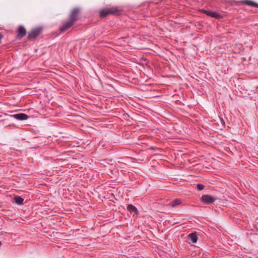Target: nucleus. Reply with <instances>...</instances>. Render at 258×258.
<instances>
[{
    "instance_id": "1",
    "label": "nucleus",
    "mask_w": 258,
    "mask_h": 258,
    "mask_svg": "<svg viewBox=\"0 0 258 258\" xmlns=\"http://www.w3.org/2000/svg\"><path fill=\"white\" fill-rule=\"evenodd\" d=\"M120 13V12L116 8H106L100 10L99 15L100 17L104 18L110 15H119Z\"/></svg>"
},
{
    "instance_id": "2",
    "label": "nucleus",
    "mask_w": 258,
    "mask_h": 258,
    "mask_svg": "<svg viewBox=\"0 0 258 258\" xmlns=\"http://www.w3.org/2000/svg\"><path fill=\"white\" fill-rule=\"evenodd\" d=\"M81 12V10L79 8H74L71 12L69 20L71 22L75 23L79 19V15Z\"/></svg>"
},
{
    "instance_id": "3",
    "label": "nucleus",
    "mask_w": 258,
    "mask_h": 258,
    "mask_svg": "<svg viewBox=\"0 0 258 258\" xmlns=\"http://www.w3.org/2000/svg\"><path fill=\"white\" fill-rule=\"evenodd\" d=\"M42 29L41 27H37L32 29L28 35L27 38L28 40L34 39L37 37L42 32Z\"/></svg>"
},
{
    "instance_id": "4",
    "label": "nucleus",
    "mask_w": 258,
    "mask_h": 258,
    "mask_svg": "<svg viewBox=\"0 0 258 258\" xmlns=\"http://www.w3.org/2000/svg\"><path fill=\"white\" fill-rule=\"evenodd\" d=\"M74 23L71 22L70 20H68V21H64L62 22V25L59 27V31L60 33H63L65 31L69 30L70 28H71Z\"/></svg>"
},
{
    "instance_id": "5",
    "label": "nucleus",
    "mask_w": 258,
    "mask_h": 258,
    "mask_svg": "<svg viewBox=\"0 0 258 258\" xmlns=\"http://www.w3.org/2000/svg\"><path fill=\"white\" fill-rule=\"evenodd\" d=\"M216 198L212 197L209 195H203L201 198V201L206 204H211L213 203L216 200Z\"/></svg>"
},
{
    "instance_id": "6",
    "label": "nucleus",
    "mask_w": 258,
    "mask_h": 258,
    "mask_svg": "<svg viewBox=\"0 0 258 258\" xmlns=\"http://www.w3.org/2000/svg\"><path fill=\"white\" fill-rule=\"evenodd\" d=\"M26 34V30L24 26H19L17 31V38L21 39Z\"/></svg>"
},
{
    "instance_id": "7",
    "label": "nucleus",
    "mask_w": 258,
    "mask_h": 258,
    "mask_svg": "<svg viewBox=\"0 0 258 258\" xmlns=\"http://www.w3.org/2000/svg\"><path fill=\"white\" fill-rule=\"evenodd\" d=\"M200 11L202 13L206 14L207 15L210 16L212 18H221V16L219 14H218L216 12H211V11H207V10H206L204 9L201 10Z\"/></svg>"
},
{
    "instance_id": "8",
    "label": "nucleus",
    "mask_w": 258,
    "mask_h": 258,
    "mask_svg": "<svg viewBox=\"0 0 258 258\" xmlns=\"http://www.w3.org/2000/svg\"><path fill=\"white\" fill-rule=\"evenodd\" d=\"M11 116L19 120H24L28 118V116L27 114L23 113L13 114Z\"/></svg>"
},
{
    "instance_id": "9",
    "label": "nucleus",
    "mask_w": 258,
    "mask_h": 258,
    "mask_svg": "<svg viewBox=\"0 0 258 258\" xmlns=\"http://www.w3.org/2000/svg\"><path fill=\"white\" fill-rule=\"evenodd\" d=\"M188 237V239L191 240L193 243H196L198 239L196 232H193L189 234Z\"/></svg>"
},
{
    "instance_id": "10",
    "label": "nucleus",
    "mask_w": 258,
    "mask_h": 258,
    "mask_svg": "<svg viewBox=\"0 0 258 258\" xmlns=\"http://www.w3.org/2000/svg\"><path fill=\"white\" fill-rule=\"evenodd\" d=\"M14 201L17 205H22L24 203V200L21 197L16 196L14 199Z\"/></svg>"
},
{
    "instance_id": "11",
    "label": "nucleus",
    "mask_w": 258,
    "mask_h": 258,
    "mask_svg": "<svg viewBox=\"0 0 258 258\" xmlns=\"http://www.w3.org/2000/svg\"><path fill=\"white\" fill-rule=\"evenodd\" d=\"M127 209L130 212H134L135 214H137L139 212L136 207L132 204L128 205L127 206Z\"/></svg>"
},
{
    "instance_id": "12",
    "label": "nucleus",
    "mask_w": 258,
    "mask_h": 258,
    "mask_svg": "<svg viewBox=\"0 0 258 258\" xmlns=\"http://www.w3.org/2000/svg\"><path fill=\"white\" fill-rule=\"evenodd\" d=\"M181 203V201L179 200V199H175L173 201H172V202H171L170 204H169V205L172 207V208H174L176 206H177V205H180V204Z\"/></svg>"
},
{
    "instance_id": "13",
    "label": "nucleus",
    "mask_w": 258,
    "mask_h": 258,
    "mask_svg": "<svg viewBox=\"0 0 258 258\" xmlns=\"http://www.w3.org/2000/svg\"><path fill=\"white\" fill-rule=\"evenodd\" d=\"M244 4L248 5V6H252V7H256V8H258V4L257 3H255L253 2H252V1H248V0H246V1H244L243 2Z\"/></svg>"
},
{
    "instance_id": "14",
    "label": "nucleus",
    "mask_w": 258,
    "mask_h": 258,
    "mask_svg": "<svg viewBox=\"0 0 258 258\" xmlns=\"http://www.w3.org/2000/svg\"><path fill=\"white\" fill-rule=\"evenodd\" d=\"M197 187L199 190H201L204 189L205 186L202 184H198Z\"/></svg>"
},
{
    "instance_id": "15",
    "label": "nucleus",
    "mask_w": 258,
    "mask_h": 258,
    "mask_svg": "<svg viewBox=\"0 0 258 258\" xmlns=\"http://www.w3.org/2000/svg\"><path fill=\"white\" fill-rule=\"evenodd\" d=\"M3 37V35H2L1 34H0V41H1V39H2V38Z\"/></svg>"
},
{
    "instance_id": "16",
    "label": "nucleus",
    "mask_w": 258,
    "mask_h": 258,
    "mask_svg": "<svg viewBox=\"0 0 258 258\" xmlns=\"http://www.w3.org/2000/svg\"><path fill=\"white\" fill-rule=\"evenodd\" d=\"M2 245V242L0 241V246Z\"/></svg>"
}]
</instances>
